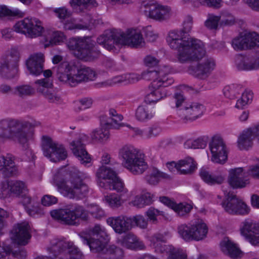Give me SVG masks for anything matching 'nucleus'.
<instances>
[{
  "label": "nucleus",
  "instance_id": "nucleus-1",
  "mask_svg": "<svg viewBox=\"0 0 259 259\" xmlns=\"http://www.w3.org/2000/svg\"><path fill=\"white\" fill-rule=\"evenodd\" d=\"M192 25V17L187 16L183 22V28L170 31L167 37L168 45L172 49L178 51V59L182 63L199 59L205 53L203 42L188 34Z\"/></svg>",
  "mask_w": 259,
  "mask_h": 259
},
{
  "label": "nucleus",
  "instance_id": "nucleus-2",
  "mask_svg": "<svg viewBox=\"0 0 259 259\" xmlns=\"http://www.w3.org/2000/svg\"><path fill=\"white\" fill-rule=\"evenodd\" d=\"M89 176L73 168L69 172L64 169L58 170L54 175V183L58 191L70 199H80L85 197L90 190L86 180Z\"/></svg>",
  "mask_w": 259,
  "mask_h": 259
},
{
  "label": "nucleus",
  "instance_id": "nucleus-3",
  "mask_svg": "<svg viewBox=\"0 0 259 259\" xmlns=\"http://www.w3.org/2000/svg\"><path fill=\"white\" fill-rule=\"evenodd\" d=\"M56 71L58 79L75 87L84 81L94 80L96 78V72L91 68L81 66L77 68L73 61H64L58 67L54 69Z\"/></svg>",
  "mask_w": 259,
  "mask_h": 259
},
{
  "label": "nucleus",
  "instance_id": "nucleus-4",
  "mask_svg": "<svg viewBox=\"0 0 259 259\" xmlns=\"http://www.w3.org/2000/svg\"><path fill=\"white\" fill-rule=\"evenodd\" d=\"M89 213L94 218L99 220L105 217L104 211L96 204L91 205L87 211L82 206L77 205L72 209H60L53 210L50 212L51 217L55 220L70 225L76 224L79 219L83 221L88 220Z\"/></svg>",
  "mask_w": 259,
  "mask_h": 259
},
{
  "label": "nucleus",
  "instance_id": "nucleus-5",
  "mask_svg": "<svg viewBox=\"0 0 259 259\" xmlns=\"http://www.w3.org/2000/svg\"><path fill=\"white\" fill-rule=\"evenodd\" d=\"M118 158L122 166L133 175H141L148 168L144 155L132 145L122 146L119 149Z\"/></svg>",
  "mask_w": 259,
  "mask_h": 259
},
{
  "label": "nucleus",
  "instance_id": "nucleus-6",
  "mask_svg": "<svg viewBox=\"0 0 259 259\" xmlns=\"http://www.w3.org/2000/svg\"><path fill=\"white\" fill-rule=\"evenodd\" d=\"M67 46L76 58L85 61L98 58L101 53L96 48L95 41L89 37L71 38Z\"/></svg>",
  "mask_w": 259,
  "mask_h": 259
},
{
  "label": "nucleus",
  "instance_id": "nucleus-7",
  "mask_svg": "<svg viewBox=\"0 0 259 259\" xmlns=\"http://www.w3.org/2000/svg\"><path fill=\"white\" fill-rule=\"evenodd\" d=\"M13 29L30 38L38 37L44 32L42 22L35 18L27 17L18 21L13 26Z\"/></svg>",
  "mask_w": 259,
  "mask_h": 259
},
{
  "label": "nucleus",
  "instance_id": "nucleus-8",
  "mask_svg": "<svg viewBox=\"0 0 259 259\" xmlns=\"http://www.w3.org/2000/svg\"><path fill=\"white\" fill-rule=\"evenodd\" d=\"M140 9L147 18L159 22L168 20L171 15L169 7L155 1L143 2Z\"/></svg>",
  "mask_w": 259,
  "mask_h": 259
},
{
  "label": "nucleus",
  "instance_id": "nucleus-9",
  "mask_svg": "<svg viewBox=\"0 0 259 259\" xmlns=\"http://www.w3.org/2000/svg\"><path fill=\"white\" fill-rule=\"evenodd\" d=\"M41 147L45 156L51 161L58 162L65 159L67 157V151L63 145L49 136L42 137Z\"/></svg>",
  "mask_w": 259,
  "mask_h": 259
},
{
  "label": "nucleus",
  "instance_id": "nucleus-10",
  "mask_svg": "<svg viewBox=\"0 0 259 259\" xmlns=\"http://www.w3.org/2000/svg\"><path fill=\"white\" fill-rule=\"evenodd\" d=\"M169 69L164 66L158 70L148 69L141 73L142 79L152 80V87H166L174 82L173 78L169 75Z\"/></svg>",
  "mask_w": 259,
  "mask_h": 259
},
{
  "label": "nucleus",
  "instance_id": "nucleus-11",
  "mask_svg": "<svg viewBox=\"0 0 259 259\" xmlns=\"http://www.w3.org/2000/svg\"><path fill=\"white\" fill-rule=\"evenodd\" d=\"M20 53L15 49H12L10 53L2 58L0 65V75L6 78L14 77L18 72Z\"/></svg>",
  "mask_w": 259,
  "mask_h": 259
},
{
  "label": "nucleus",
  "instance_id": "nucleus-12",
  "mask_svg": "<svg viewBox=\"0 0 259 259\" xmlns=\"http://www.w3.org/2000/svg\"><path fill=\"white\" fill-rule=\"evenodd\" d=\"M226 200L222 206L225 211L232 214L246 215L250 211L249 207L246 203L232 193L225 192Z\"/></svg>",
  "mask_w": 259,
  "mask_h": 259
},
{
  "label": "nucleus",
  "instance_id": "nucleus-13",
  "mask_svg": "<svg viewBox=\"0 0 259 259\" xmlns=\"http://www.w3.org/2000/svg\"><path fill=\"white\" fill-rule=\"evenodd\" d=\"M211 154V160L216 163L224 164L228 159V150L223 138L214 136L209 144Z\"/></svg>",
  "mask_w": 259,
  "mask_h": 259
},
{
  "label": "nucleus",
  "instance_id": "nucleus-14",
  "mask_svg": "<svg viewBox=\"0 0 259 259\" xmlns=\"http://www.w3.org/2000/svg\"><path fill=\"white\" fill-rule=\"evenodd\" d=\"M121 33L115 30H106L97 38V42L110 51L115 52L121 46Z\"/></svg>",
  "mask_w": 259,
  "mask_h": 259
},
{
  "label": "nucleus",
  "instance_id": "nucleus-15",
  "mask_svg": "<svg viewBox=\"0 0 259 259\" xmlns=\"http://www.w3.org/2000/svg\"><path fill=\"white\" fill-rule=\"evenodd\" d=\"M205 110L204 106L197 102H187L180 108L179 115L184 122L192 121L202 115Z\"/></svg>",
  "mask_w": 259,
  "mask_h": 259
},
{
  "label": "nucleus",
  "instance_id": "nucleus-16",
  "mask_svg": "<svg viewBox=\"0 0 259 259\" xmlns=\"http://www.w3.org/2000/svg\"><path fill=\"white\" fill-rule=\"evenodd\" d=\"M205 55L201 58L195 61L201 60L196 66L192 67L191 69V73L195 77L201 79H206L211 74L215 67V61L213 58L206 57L203 59ZM193 60V61H194ZM192 61H188L191 62Z\"/></svg>",
  "mask_w": 259,
  "mask_h": 259
},
{
  "label": "nucleus",
  "instance_id": "nucleus-17",
  "mask_svg": "<svg viewBox=\"0 0 259 259\" xmlns=\"http://www.w3.org/2000/svg\"><path fill=\"white\" fill-rule=\"evenodd\" d=\"M40 124V123L38 121L33 122L25 121L21 123V127H18L16 131L12 130V137L10 139L17 142L24 146L27 145L29 141L32 139L33 133L31 131L27 130L26 128L38 126Z\"/></svg>",
  "mask_w": 259,
  "mask_h": 259
},
{
  "label": "nucleus",
  "instance_id": "nucleus-18",
  "mask_svg": "<svg viewBox=\"0 0 259 259\" xmlns=\"http://www.w3.org/2000/svg\"><path fill=\"white\" fill-rule=\"evenodd\" d=\"M30 226L24 221L16 224L11 232V238L16 243L25 245L28 243L31 235Z\"/></svg>",
  "mask_w": 259,
  "mask_h": 259
},
{
  "label": "nucleus",
  "instance_id": "nucleus-19",
  "mask_svg": "<svg viewBox=\"0 0 259 259\" xmlns=\"http://www.w3.org/2000/svg\"><path fill=\"white\" fill-rule=\"evenodd\" d=\"M246 170L241 167L231 168L228 170V182L234 189L245 188L249 184Z\"/></svg>",
  "mask_w": 259,
  "mask_h": 259
},
{
  "label": "nucleus",
  "instance_id": "nucleus-20",
  "mask_svg": "<svg viewBox=\"0 0 259 259\" xmlns=\"http://www.w3.org/2000/svg\"><path fill=\"white\" fill-rule=\"evenodd\" d=\"M121 46L127 45L132 48H142L145 45V41L140 29H128L125 33H121Z\"/></svg>",
  "mask_w": 259,
  "mask_h": 259
},
{
  "label": "nucleus",
  "instance_id": "nucleus-21",
  "mask_svg": "<svg viewBox=\"0 0 259 259\" xmlns=\"http://www.w3.org/2000/svg\"><path fill=\"white\" fill-rule=\"evenodd\" d=\"M35 85L37 92L42 94L50 102L55 103L60 100L53 90V82L50 78H44L35 81Z\"/></svg>",
  "mask_w": 259,
  "mask_h": 259
},
{
  "label": "nucleus",
  "instance_id": "nucleus-22",
  "mask_svg": "<svg viewBox=\"0 0 259 259\" xmlns=\"http://www.w3.org/2000/svg\"><path fill=\"white\" fill-rule=\"evenodd\" d=\"M51 250L58 251L67 250L69 259H82L83 255L79 249L71 242L66 240H56L53 242Z\"/></svg>",
  "mask_w": 259,
  "mask_h": 259
},
{
  "label": "nucleus",
  "instance_id": "nucleus-23",
  "mask_svg": "<svg viewBox=\"0 0 259 259\" xmlns=\"http://www.w3.org/2000/svg\"><path fill=\"white\" fill-rule=\"evenodd\" d=\"M131 220L130 218L120 215L109 217L106 222L116 233L121 234L131 229Z\"/></svg>",
  "mask_w": 259,
  "mask_h": 259
},
{
  "label": "nucleus",
  "instance_id": "nucleus-24",
  "mask_svg": "<svg viewBox=\"0 0 259 259\" xmlns=\"http://www.w3.org/2000/svg\"><path fill=\"white\" fill-rule=\"evenodd\" d=\"M255 137L259 142V123L253 127L243 131L238 139V147L240 149H247L252 145Z\"/></svg>",
  "mask_w": 259,
  "mask_h": 259
},
{
  "label": "nucleus",
  "instance_id": "nucleus-25",
  "mask_svg": "<svg viewBox=\"0 0 259 259\" xmlns=\"http://www.w3.org/2000/svg\"><path fill=\"white\" fill-rule=\"evenodd\" d=\"M45 55L42 53L31 55L26 61L27 69L30 73L37 76L43 72Z\"/></svg>",
  "mask_w": 259,
  "mask_h": 259
},
{
  "label": "nucleus",
  "instance_id": "nucleus-26",
  "mask_svg": "<svg viewBox=\"0 0 259 259\" xmlns=\"http://www.w3.org/2000/svg\"><path fill=\"white\" fill-rule=\"evenodd\" d=\"M70 145L73 153L81 164H87L91 161V158L86 151L81 138L72 141Z\"/></svg>",
  "mask_w": 259,
  "mask_h": 259
},
{
  "label": "nucleus",
  "instance_id": "nucleus-27",
  "mask_svg": "<svg viewBox=\"0 0 259 259\" xmlns=\"http://www.w3.org/2000/svg\"><path fill=\"white\" fill-rule=\"evenodd\" d=\"M120 245L131 249H144L146 246L142 241L132 233H128L118 239Z\"/></svg>",
  "mask_w": 259,
  "mask_h": 259
},
{
  "label": "nucleus",
  "instance_id": "nucleus-28",
  "mask_svg": "<svg viewBox=\"0 0 259 259\" xmlns=\"http://www.w3.org/2000/svg\"><path fill=\"white\" fill-rule=\"evenodd\" d=\"M142 79L141 74L130 73L113 77L110 79L103 82L104 86H112L116 84L123 83L124 84L134 83Z\"/></svg>",
  "mask_w": 259,
  "mask_h": 259
},
{
  "label": "nucleus",
  "instance_id": "nucleus-29",
  "mask_svg": "<svg viewBox=\"0 0 259 259\" xmlns=\"http://www.w3.org/2000/svg\"><path fill=\"white\" fill-rule=\"evenodd\" d=\"M220 247L222 252L231 259H239L242 256V252L228 238H225L222 240Z\"/></svg>",
  "mask_w": 259,
  "mask_h": 259
},
{
  "label": "nucleus",
  "instance_id": "nucleus-30",
  "mask_svg": "<svg viewBox=\"0 0 259 259\" xmlns=\"http://www.w3.org/2000/svg\"><path fill=\"white\" fill-rule=\"evenodd\" d=\"M149 240L150 242V245L155 249L157 252H166L169 255L170 252L173 251H179L175 249L171 251L169 247L164 244L166 242V239L161 234L156 233L153 234L149 237Z\"/></svg>",
  "mask_w": 259,
  "mask_h": 259
},
{
  "label": "nucleus",
  "instance_id": "nucleus-31",
  "mask_svg": "<svg viewBox=\"0 0 259 259\" xmlns=\"http://www.w3.org/2000/svg\"><path fill=\"white\" fill-rule=\"evenodd\" d=\"M201 179L207 184L213 186L221 185L225 180V176L222 174H212L207 168L202 167L199 171Z\"/></svg>",
  "mask_w": 259,
  "mask_h": 259
},
{
  "label": "nucleus",
  "instance_id": "nucleus-32",
  "mask_svg": "<svg viewBox=\"0 0 259 259\" xmlns=\"http://www.w3.org/2000/svg\"><path fill=\"white\" fill-rule=\"evenodd\" d=\"M17 168L12 158L0 157V176L4 178L10 177L17 172Z\"/></svg>",
  "mask_w": 259,
  "mask_h": 259
},
{
  "label": "nucleus",
  "instance_id": "nucleus-33",
  "mask_svg": "<svg viewBox=\"0 0 259 259\" xmlns=\"http://www.w3.org/2000/svg\"><path fill=\"white\" fill-rule=\"evenodd\" d=\"M237 66L238 69L242 70H251L259 69V56L248 58L240 57L238 58Z\"/></svg>",
  "mask_w": 259,
  "mask_h": 259
},
{
  "label": "nucleus",
  "instance_id": "nucleus-34",
  "mask_svg": "<svg viewBox=\"0 0 259 259\" xmlns=\"http://www.w3.org/2000/svg\"><path fill=\"white\" fill-rule=\"evenodd\" d=\"M96 175L98 179L99 186L102 187H106L102 180H109L112 181L115 179L117 174L112 168L102 165L98 169Z\"/></svg>",
  "mask_w": 259,
  "mask_h": 259
},
{
  "label": "nucleus",
  "instance_id": "nucleus-35",
  "mask_svg": "<svg viewBox=\"0 0 259 259\" xmlns=\"http://www.w3.org/2000/svg\"><path fill=\"white\" fill-rule=\"evenodd\" d=\"M196 167L197 164L192 157H187L178 161V172L180 174H191Z\"/></svg>",
  "mask_w": 259,
  "mask_h": 259
},
{
  "label": "nucleus",
  "instance_id": "nucleus-36",
  "mask_svg": "<svg viewBox=\"0 0 259 259\" xmlns=\"http://www.w3.org/2000/svg\"><path fill=\"white\" fill-rule=\"evenodd\" d=\"M161 179L170 180L171 177L166 173L160 171L156 168L150 169L145 177L147 182L151 185L157 184Z\"/></svg>",
  "mask_w": 259,
  "mask_h": 259
},
{
  "label": "nucleus",
  "instance_id": "nucleus-37",
  "mask_svg": "<svg viewBox=\"0 0 259 259\" xmlns=\"http://www.w3.org/2000/svg\"><path fill=\"white\" fill-rule=\"evenodd\" d=\"M153 194L146 192L141 195H136L131 201L130 204L137 208H143L149 205L153 202Z\"/></svg>",
  "mask_w": 259,
  "mask_h": 259
},
{
  "label": "nucleus",
  "instance_id": "nucleus-38",
  "mask_svg": "<svg viewBox=\"0 0 259 259\" xmlns=\"http://www.w3.org/2000/svg\"><path fill=\"white\" fill-rule=\"evenodd\" d=\"M166 96L167 93L164 88H162V87L153 88L151 85L150 92L146 96L145 101L148 104L156 103Z\"/></svg>",
  "mask_w": 259,
  "mask_h": 259
},
{
  "label": "nucleus",
  "instance_id": "nucleus-39",
  "mask_svg": "<svg viewBox=\"0 0 259 259\" xmlns=\"http://www.w3.org/2000/svg\"><path fill=\"white\" fill-rule=\"evenodd\" d=\"M106 125H102L100 121V127L93 130L91 134L93 140L100 143H105L110 139V133Z\"/></svg>",
  "mask_w": 259,
  "mask_h": 259
},
{
  "label": "nucleus",
  "instance_id": "nucleus-40",
  "mask_svg": "<svg viewBox=\"0 0 259 259\" xmlns=\"http://www.w3.org/2000/svg\"><path fill=\"white\" fill-rule=\"evenodd\" d=\"M208 232L206 225L202 221H198L192 224L193 236L192 240L200 241L204 239Z\"/></svg>",
  "mask_w": 259,
  "mask_h": 259
},
{
  "label": "nucleus",
  "instance_id": "nucleus-41",
  "mask_svg": "<svg viewBox=\"0 0 259 259\" xmlns=\"http://www.w3.org/2000/svg\"><path fill=\"white\" fill-rule=\"evenodd\" d=\"M82 239L83 243L88 245L90 248V250L93 252H103L106 253V249L108 247H105V244L101 241L98 239L88 238L87 236H83L82 235H80Z\"/></svg>",
  "mask_w": 259,
  "mask_h": 259
},
{
  "label": "nucleus",
  "instance_id": "nucleus-42",
  "mask_svg": "<svg viewBox=\"0 0 259 259\" xmlns=\"http://www.w3.org/2000/svg\"><path fill=\"white\" fill-rule=\"evenodd\" d=\"M21 198V203L24 206L25 209L28 214L30 216H34L35 214L41 213V210L34 205L32 204L31 198L26 194V192L19 196Z\"/></svg>",
  "mask_w": 259,
  "mask_h": 259
},
{
  "label": "nucleus",
  "instance_id": "nucleus-43",
  "mask_svg": "<svg viewBox=\"0 0 259 259\" xmlns=\"http://www.w3.org/2000/svg\"><path fill=\"white\" fill-rule=\"evenodd\" d=\"M95 0H70L69 4L72 10L76 13H85L91 5L94 6Z\"/></svg>",
  "mask_w": 259,
  "mask_h": 259
},
{
  "label": "nucleus",
  "instance_id": "nucleus-44",
  "mask_svg": "<svg viewBox=\"0 0 259 259\" xmlns=\"http://www.w3.org/2000/svg\"><path fill=\"white\" fill-rule=\"evenodd\" d=\"M154 112L146 105H141L138 106L136 110V118L142 122H146L152 119L154 115Z\"/></svg>",
  "mask_w": 259,
  "mask_h": 259
},
{
  "label": "nucleus",
  "instance_id": "nucleus-45",
  "mask_svg": "<svg viewBox=\"0 0 259 259\" xmlns=\"http://www.w3.org/2000/svg\"><path fill=\"white\" fill-rule=\"evenodd\" d=\"M65 39V36L61 31H49L46 35L45 47L47 48L50 45H54L63 42Z\"/></svg>",
  "mask_w": 259,
  "mask_h": 259
},
{
  "label": "nucleus",
  "instance_id": "nucleus-46",
  "mask_svg": "<svg viewBox=\"0 0 259 259\" xmlns=\"http://www.w3.org/2000/svg\"><path fill=\"white\" fill-rule=\"evenodd\" d=\"M16 121L11 119H3L0 121V137L10 139L12 137V127Z\"/></svg>",
  "mask_w": 259,
  "mask_h": 259
},
{
  "label": "nucleus",
  "instance_id": "nucleus-47",
  "mask_svg": "<svg viewBox=\"0 0 259 259\" xmlns=\"http://www.w3.org/2000/svg\"><path fill=\"white\" fill-rule=\"evenodd\" d=\"M122 119V116L119 114L113 117L112 118H109L106 116H102L101 117L100 120L102 125H106L107 127L118 129L124 125V124L121 122Z\"/></svg>",
  "mask_w": 259,
  "mask_h": 259
},
{
  "label": "nucleus",
  "instance_id": "nucleus-48",
  "mask_svg": "<svg viewBox=\"0 0 259 259\" xmlns=\"http://www.w3.org/2000/svg\"><path fill=\"white\" fill-rule=\"evenodd\" d=\"M82 14L81 17L77 19L79 29L92 30L94 27L95 20L87 12Z\"/></svg>",
  "mask_w": 259,
  "mask_h": 259
},
{
  "label": "nucleus",
  "instance_id": "nucleus-49",
  "mask_svg": "<svg viewBox=\"0 0 259 259\" xmlns=\"http://www.w3.org/2000/svg\"><path fill=\"white\" fill-rule=\"evenodd\" d=\"M258 227L259 226L254 224L252 220L246 219L241 223L240 231L241 235L246 238Z\"/></svg>",
  "mask_w": 259,
  "mask_h": 259
},
{
  "label": "nucleus",
  "instance_id": "nucleus-50",
  "mask_svg": "<svg viewBox=\"0 0 259 259\" xmlns=\"http://www.w3.org/2000/svg\"><path fill=\"white\" fill-rule=\"evenodd\" d=\"M109 189L111 190H115L120 194L121 196L126 194L128 189L125 187L123 181L119 178L117 175L115 179L112 180V183L109 185Z\"/></svg>",
  "mask_w": 259,
  "mask_h": 259
},
{
  "label": "nucleus",
  "instance_id": "nucleus-51",
  "mask_svg": "<svg viewBox=\"0 0 259 259\" xmlns=\"http://www.w3.org/2000/svg\"><path fill=\"white\" fill-rule=\"evenodd\" d=\"M11 253L14 256L19 258H23L26 256V253L24 250L13 252L11 247L8 246H1L0 245V259H6L7 256L10 255Z\"/></svg>",
  "mask_w": 259,
  "mask_h": 259
},
{
  "label": "nucleus",
  "instance_id": "nucleus-52",
  "mask_svg": "<svg viewBox=\"0 0 259 259\" xmlns=\"http://www.w3.org/2000/svg\"><path fill=\"white\" fill-rule=\"evenodd\" d=\"M56 240H60V239H54L51 242V244L49 247L48 248V251L50 253L52 254V256H38L35 257L34 259H69L68 255L67 254V250H64V251H53L51 250V248L52 246V243L54 241Z\"/></svg>",
  "mask_w": 259,
  "mask_h": 259
},
{
  "label": "nucleus",
  "instance_id": "nucleus-53",
  "mask_svg": "<svg viewBox=\"0 0 259 259\" xmlns=\"http://www.w3.org/2000/svg\"><path fill=\"white\" fill-rule=\"evenodd\" d=\"M104 200L111 208H118L123 203L120 196L115 193H112L104 196Z\"/></svg>",
  "mask_w": 259,
  "mask_h": 259
},
{
  "label": "nucleus",
  "instance_id": "nucleus-54",
  "mask_svg": "<svg viewBox=\"0 0 259 259\" xmlns=\"http://www.w3.org/2000/svg\"><path fill=\"white\" fill-rule=\"evenodd\" d=\"M178 232L180 236L185 241H192L193 236L192 224H182L178 228Z\"/></svg>",
  "mask_w": 259,
  "mask_h": 259
},
{
  "label": "nucleus",
  "instance_id": "nucleus-55",
  "mask_svg": "<svg viewBox=\"0 0 259 259\" xmlns=\"http://www.w3.org/2000/svg\"><path fill=\"white\" fill-rule=\"evenodd\" d=\"M25 15V13L24 12H23L17 8L9 9L5 6H0V17L10 16L22 18Z\"/></svg>",
  "mask_w": 259,
  "mask_h": 259
},
{
  "label": "nucleus",
  "instance_id": "nucleus-56",
  "mask_svg": "<svg viewBox=\"0 0 259 259\" xmlns=\"http://www.w3.org/2000/svg\"><path fill=\"white\" fill-rule=\"evenodd\" d=\"M106 254L109 255V259H124L123 250L114 245L108 246L106 249Z\"/></svg>",
  "mask_w": 259,
  "mask_h": 259
},
{
  "label": "nucleus",
  "instance_id": "nucleus-57",
  "mask_svg": "<svg viewBox=\"0 0 259 259\" xmlns=\"http://www.w3.org/2000/svg\"><path fill=\"white\" fill-rule=\"evenodd\" d=\"M25 183L22 181H17L11 185L10 191L16 196L18 197L27 191Z\"/></svg>",
  "mask_w": 259,
  "mask_h": 259
},
{
  "label": "nucleus",
  "instance_id": "nucleus-58",
  "mask_svg": "<svg viewBox=\"0 0 259 259\" xmlns=\"http://www.w3.org/2000/svg\"><path fill=\"white\" fill-rule=\"evenodd\" d=\"M192 208V206L186 203H175L172 209L177 213L180 217H183L190 212Z\"/></svg>",
  "mask_w": 259,
  "mask_h": 259
},
{
  "label": "nucleus",
  "instance_id": "nucleus-59",
  "mask_svg": "<svg viewBox=\"0 0 259 259\" xmlns=\"http://www.w3.org/2000/svg\"><path fill=\"white\" fill-rule=\"evenodd\" d=\"M243 37L247 49L254 47L259 43V35L255 32L246 33Z\"/></svg>",
  "mask_w": 259,
  "mask_h": 259
},
{
  "label": "nucleus",
  "instance_id": "nucleus-60",
  "mask_svg": "<svg viewBox=\"0 0 259 259\" xmlns=\"http://www.w3.org/2000/svg\"><path fill=\"white\" fill-rule=\"evenodd\" d=\"M221 26H231L235 24V18L233 15L228 12H223L220 16Z\"/></svg>",
  "mask_w": 259,
  "mask_h": 259
},
{
  "label": "nucleus",
  "instance_id": "nucleus-61",
  "mask_svg": "<svg viewBox=\"0 0 259 259\" xmlns=\"http://www.w3.org/2000/svg\"><path fill=\"white\" fill-rule=\"evenodd\" d=\"M53 12L62 22L72 15V12L65 7L56 8Z\"/></svg>",
  "mask_w": 259,
  "mask_h": 259
},
{
  "label": "nucleus",
  "instance_id": "nucleus-62",
  "mask_svg": "<svg viewBox=\"0 0 259 259\" xmlns=\"http://www.w3.org/2000/svg\"><path fill=\"white\" fill-rule=\"evenodd\" d=\"M34 93V89L29 85H22L15 88V94L20 97L29 96Z\"/></svg>",
  "mask_w": 259,
  "mask_h": 259
},
{
  "label": "nucleus",
  "instance_id": "nucleus-63",
  "mask_svg": "<svg viewBox=\"0 0 259 259\" xmlns=\"http://www.w3.org/2000/svg\"><path fill=\"white\" fill-rule=\"evenodd\" d=\"M220 19L221 17L220 16L209 15L208 19L205 22V25L210 29H217L219 22H220Z\"/></svg>",
  "mask_w": 259,
  "mask_h": 259
},
{
  "label": "nucleus",
  "instance_id": "nucleus-64",
  "mask_svg": "<svg viewBox=\"0 0 259 259\" xmlns=\"http://www.w3.org/2000/svg\"><path fill=\"white\" fill-rule=\"evenodd\" d=\"M232 47L236 50H242L247 49L243 35L234 38L232 41Z\"/></svg>",
  "mask_w": 259,
  "mask_h": 259
}]
</instances>
